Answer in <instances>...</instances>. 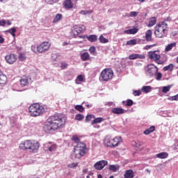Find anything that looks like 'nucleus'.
<instances>
[{"label":"nucleus","instance_id":"1","mask_svg":"<svg viewBox=\"0 0 178 178\" xmlns=\"http://www.w3.org/2000/svg\"><path fill=\"white\" fill-rule=\"evenodd\" d=\"M65 124H66V116L61 113H56L47 119L44 130L46 133H51V131L62 129Z\"/></svg>","mask_w":178,"mask_h":178},{"label":"nucleus","instance_id":"2","mask_svg":"<svg viewBox=\"0 0 178 178\" xmlns=\"http://www.w3.org/2000/svg\"><path fill=\"white\" fill-rule=\"evenodd\" d=\"M72 140L77 144L74 148V152L72 155V159H80L81 156H84L86 154V152H87V146L86 145V143L80 142V138L76 135L72 136Z\"/></svg>","mask_w":178,"mask_h":178},{"label":"nucleus","instance_id":"3","mask_svg":"<svg viewBox=\"0 0 178 178\" xmlns=\"http://www.w3.org/2000/svg\"><path fill=\"white\" fill-rule=\"evenodd\" d=\"M154 35L156 38H163V37H166L168 24L165 22H161L154 27Z\"/></svg>","mask_w":178,"mask_h":178},{"label":"nucleus","instance_id":"4","mask_svg":"<svg viewBox=\"0 0 178 178\" xmlns=\"http://www.w3.org/2000/svg\"><path fill=\"white\" fill-rule=\"evenodd\" d=\"M29 113L31 116L36 118L37 116H40L44 112H45V108L44 106H40L38 104H31L29 108Z\"/></svg>","mask_w":178,"mask_h":178},{"label":"nucleus","instance_id":"5","mask_svg":"<svg viewBox=\"0 0 178 178\" xmlns=\"http://www.w3.org/2000/svg\"><path fill=\"white\" fill-rule=\"evenodd\" d=\"M145 72L148 77H155L158 73V67L154 64H149L145 67Z\"/></svg>","mask_w":178,"mask_h":178},{"label":"nucleus","instance_id":"6","mask_svg":"<svg viewBox=\"0 0 178 178\" xmlns=\"http://www.w3.org/2000/svg\"><path fill=\"white\" fill-rule=\"evenodd\" d=\"M113 77V71L111 69L106 68L101 72L99 79L102 81H109Z\"/></svg>","mask_w":178,"mask_h":178},{"label":"nucleus","instance_id":"7","mask_svg":"<svg viewBox=\"0 0 178 178\" xmlns=\"http://www.w3.org/2000/svg\"><path fill=\"white\" fill-rule=\"evenodd\" d=\"M84 31H86V26L84 25H75L73 31L74 37L76 38L77 35L81 34V33H84Z\"/></svg>","mask_w":178,"mask_h":178},{"label":"nucleus","instance_id":"8","mask_svg":"<svg viewBox=\"0 0 178 178\" xmlns=\"http://www.w3.org/2000/svg\"><path fill=\"white\" fill-rule=\"evenodd\" d=\"M5 59L9 65H13L17 60V56L15 54H11L6 56Z\"/></svg>","mask_w":178,"mask_h":178},{"label":"nucleus","instance_id":"9","mask_svg":"<svg viewBox=\"0 0 178 178\" xmlns=\"http://www.w3.org/2000/svg\"><path fill=\"white\" fill-rule=\"evenodd\" d=\"M49 47H51V44L49 42H42L38 46L39 53L42 54V52L48 51V49H49Z\"/></svg>","mask_w":178,"mask_h":178},{"label":"nucleus","instance_id":"10","mask_svg":"<svg viewBox=\"0 0 178 178\" xmlns=\"http://www.w3.org/2000/svg\"><path fill=\"white\" fill-rule=\"evenodd\" d=\"M106 165H108V161H105V160H102V161H97L96 163H95L94 168L97 170H102V169L104 168H105V166H106Z\"/></svg>","mask_w":178,"mask_h":178},{"label":"nucleus","instance_id":"11","mask_svg":"<svg viewBox=\"0 0 178 178\" xmlns=\"http://www.w3.org/2000/svg\"><path fill=\"white\" fill-rule=\"evenodd\" d=\"M44 149L46 152H55L56 151V145H52V143H45L44 145Z\"/></svg>","mask_w":178,"mask_h":178},{"label":"nucleus","instance_id":"12","mask_svg":"<svg viewBox=\"0 0 178 178\" xmlns=\"http://www.w3.org/2000/svg\"><path fill=\"white\" fill-rule=\"evenodd\" d=\"M31 142L32 141L30 140H26L21 143L19 145L20 149H24V150L30 149L31 147Z\"/></svg>","mask_w":178,"mask_h":178},{"label":"nucleus","instance_id":"13","mask_svg":"<svg viewBox=\"0 0 178 178\" xmlns=\"http://www.w3.org/2000/svg\"><path fill=\"white\" fill-rule=\"evenodd\" d=\"M116 138H108V137H106L104 138V145H106L107 147H109V148H113V141H116Z\"/></svg>","mask_w":178,"mask_h":178},{"label":"nucleus","instance_id":"14","mask_svg":"<svg viewBox=\"0 0 178 178\" xmlns=\"http://www.w3.org/2000/svg\"><path fill=\"white\" fill-rule=\"evenodd\" d=\"M148 58L151 59V60H158V59H161V55L156 54V51H149L147 53Z\"/></svg>","mask_w":178,"mask_h":178},{"label":"nucleus","instance_id":"15","mask_svg":"<svg viewBox=\"0 0 178 178\" xmlns=\"http://www.w3.org/2000/svg\"><path fill=\"white\" fill-rule=\"evenodd\" d=\"M38 148H40V143L32 141L31 148L29 149V152H38Z\"/></svg>","mask_w":178,"mask_h":178},{"label":"nucleus","instance_id":"16","mask_svg":"<svg viewBox=\"0 0 178 178\" xmlns=\"http://www.w3.org/2000/svg\"><path fill=\"white\" fill-rule=\"evenodd\" d=\"M145 56L143 54H132L129 56V59L131 60H134L136 59H144Z\"/></svg>","mask_w":178,"mask_h":178},{"label":"nucleus","instance_id":"17","mask_svg":"<svg viewBox=\"0 0 178 178\" xmlns=\"http://www.w3.org/2000/svg\"><path fill=\"white\" fill-rule=\"evenodd\" d=\"M30 79L26 76H22L20 79V84L22 87H26L29 84Z\"/></svg>","mask_w":178,"mask_h":178},{"label":"nucleus","instance_id":"18","mask_svg":"<svg viewBox=\"0 0 178 178\" xmlns=\"http://www.w3.org/2000/svg\"><path fill=\"white\" fill-rule=\"evenodd\" d=\"M6 81H8V78L2 72H0V86H5Z\"/></svg>","mask_w":178,"mask_h":178},{"label":"nucleus","instance_id":"19","mask_svg":"<svg viewBox=\"0 0 178 178\" xmlns=\"http://www.w3.org/2000/svg\"><path fill=\"white\" fill-rule=\"evenodd\" d=\"M111 112L115 115H123V113H124V109L122 108H114L112 109Z\"/></svg>","mask_w":178,"mask_h":178},{"label":"nucleus","instance_id":"20","mask_svg":"<svg viewBox=\"0 0 178 178\" xmlns=\"http://www.w3.org/2000/svg\"><path fill=\"white\" fill-rule=\"evenodd\" d=\"M63 6L65 9H72L73 8V2H72V0H65L63 2Z\"/></svg>","mask_w":178,"mask_h":178},{"label":"nucleus","instance_id":"21","mask_svg":"<svg viewBox=\"0 0 178 178\" xmlns=\"http://www.w3.org/2000/svg\"><path fill=\"white\" fill-rule=\"evenodd\" d=\"M124 178H133L134 177V171L132 170H128L124 174Z\"/></svg>","mask_w":178,"mask_h":178},{"label":"nucleus","instance_id":"22","mask_svg":"<svg viewBox=\"0 0 178 178\" xmlns=\"http://www.w3.org/2000/svg\"><path fill=\"white\" fill-rule=\"evenodd\" d=\"M145 40L146 41H152V31L151 29L146 31Z\"/></svg>","mask_w":178,"mask_h":178},{"label":"nucleus","instance_id":"23","mask_svg":"<svg viewBox=\"0 0 178 178\" xmlns=\"http://www.w3.org/2000/svg\"><path fill=\"white\" fill-rule=\"evenodd\" d=\"M176 45H177V43L176 42L168 44L165 49V52H169V51H172V49H173V48H175Z\"/></svg>","mask_w":178,"mask_h":178},{"label":"nucleus","instance_id":"24","mask_svg":"<svg viewBox=\"0 0 178 178\" xmlns=\"http://www.w3.org/2000/svg\"><path fill=\"white\" fill-rule=\"evenodd\" d=\"M86 38L90 42H96L98 40V36L97 35H90L89 36L86 35Z\"/></svg>","mask_w":178,"mask_h":178},{"label":"nucleus","instance_id":"25","mask_svg":"<svg viewBox=\"0 0 178 178\" xmlns=\"http://www.w3.org/2000/svg\"><path fill=\"white\" fill-rule=\"evenodd\" d=\"M125 34H137L138 33V29L134 28L124 31Z\"/></svg>","mask_w":178,"mask_h":178},{"label":"nucleus","instance_id":"26","mask_svg":"<svg viewBox=\"0 0 178 178\" xmlns=\"http://www.w3.org/2000/svg\"><path fill=\"white\" fill-rule=\"evenodd\" d=\"M108 169L111 170V172H118L120 169V166L119 165H110Z\"/></svg>","mask_w":178,"mask_h":178},{"label":"nucleus","instance_id":"27","mask_svg":"<svg viewBox=\"0 0 178 178\" xmlns=\"http://www.w3.org/2000/svg\"><path fill=\"white\" fill-rule=\"evenodd\" d=\"M104 120L105 119L101 117L95 118L94 120L92 121V125L98 124V123H102V122H104Z\"/></svg>","mask_w":178,"mask_h":178},{"label":"nucleus","instance_id":"28","mask_svg":"<svg viewBox=\"0 0 178 178\" xmlns=\"http://www.w3.org/2000/svg\"><path fill=\"white\" fill-rule=\"evenodd\" d=\"M173 69H175V65H173V64L170 63V65L163 67V70L164 72H173Z\"/></svg>","mask_w":178,"mask_h":178},{"label":"nucleus","instance_id":"29","mask_svg":"<svg viewBox=\"0 0 178 178\" xmlns=\"http://www.w3.org/2000/svg\"><path fill=\"white\" fill-rule=\"evenodd\" d=\"M169 154L167 152H163L156 154V158H159V159H165L168 158Z\"/></svg>","mask_w":178,"mask_h":178},{"label":"nucleus","instance_id":"30","mask_svg":"<svg viewBox=\"0 0 178 178\" xmlns=\"http://www.w3.org/2000/svg\"><path fill=\"white\" fill-rule=\"evenodd\" d=\"M81 59L86 62V60H88L90 59V54L88 52H83L81 55Z\"/></svg>","mask_w":178,"mask_h":178},{"label":"nucleus","instance_id":"31","mask_svg":"<svg viewBox=\"0 0 178 178\" xmlns=\"http://www.w3.org/2000/svg\"><path fill=\"white\" fill-rule=\"evenodd\" d=\"M153 131H155V126H152L149 128L147 129L145 131H144V134L146 136H148V134H151Z\"/></svg>","mask_w":178,"mask_h":178},{"label":"nucleus","instance_id":"32","mask_svg":"<svg viewBox=\"0 0 178 178\" xmlns=\"http://www.w3.org/2000/svg\"><path fill=\"white\" fill-rule=\"evenodd\" d=\"M62 19H63V15L60 13H58L54 17L53 23H58V22H60Z\"/></svg>","mask_w":178,"mask_h":178},{"label":"nucleus","instance_id":"33","mask_svg":"<svg viewBox=\"0 0 178 178\" xmlns=\"http://www.w3.org/2000/svg\"><path fill=\"white\" fill-rule=\"evenodd\" d=\"M156 24V17H153L150 19L149 24H148V27H152V26H155Z\"/></svg>","mask_w":178,"mask_h":178},{"label":"nucleus","instance_id":"34","mask_svg":"<svg viewBox=\"0 0 178 178\" xmlns=\"http://www.w3.org/2000/svg\"><path fill=\"white\" fill-rule=\"evenodd\" d=\"M114 138H116L117 140H114L113 142V148H115V147H118L119 146V144H120V140H122V138L121 137H115Z\"/></svg>","mask_w":178,"mask_h":178},{"label":"nucleus","instance_id":"35","mask_svg":"<svg viewBox=\"0 0 178 178\" xmlns=\"http://www.w3.org/2000/svg\"><path fill=\"white\" fill-rule=\"evenodd\" d=\"M141 90H142L143 92H145V94H148V92H151V90H152V87L143 86Z\"/></svg>","mask_w":178,"mask_h":178},{"label":"nucleus","instance_id":"36","mask_svg":"<svg viewBox=\"0 0 178 178\" xmlns=\"http://www.w3.org/2000/svg\"><path fill=\"white\" fill-rule=\"evenodd\" d=\"M89 52L91 55H93V56H97V48H95V46H92L89 48Z\"/></svg>","mask_w":178,"mask_h":178},{"label":"nucleus","instance_id":"37","mask_svg":"<svg viewBox=\"0 0 178 178\" xmlns=\"http://www.w3.org/2000/svg\"><path fill=\"white\" fill-rule=\"evenodd\" d=\"M99 41L102 44H106L107 42H109V40L104 37V35H101L99 38Z\"/></svg>","mask_w":178,"mask_h":178},{"label":"nucleus","instance_id":"38","mask_svg":"<svg viewBox=\"0 0 178 178\" xmlns=\"http://www.w3.org/2000/svg\"><path fill=\"white\" fill-rule=\"evenodd\" d=\"M26 58L27 57L26 56V54H24V53H19L18 59L21 62H23V61L26 60Z\"/></svg>","mask_w":178,"mask_h":178},{"label":"nucleus","instance_id":"39","mask_svg":"<svg viewBox=\"0 0 178 178\" xmlns=\"http://www.w3.org/2000/svg\"><path fill=\"white\" fill-rule=\"evenodd\" d=\"M6 33H9L13 37H16V28H11L6 31Z\"/></svg>","mask_w":178,"mask_h":178},{"label":"nucleus","instance_id":"40","mask_svg":"<svg viewBox=\"0 0 178 178\" xmlns=\"http://www.w3.org/2000/svg\"><path fill=\"white\" fill-rule=\"evenodd\" d=\"M172 87H173V85H168V86H164L163 87L162 92L164 94H166V92H169V91H170V88H172Z\"/></svg>","mask_w":178,"mask_h":178},{"label":"nucleus","instance_id":"41","mask_svg":"<svg viewBox=\"0 0 178 178\" xmlns=\"http://www.w3.org/2000/svg\"><path fill=\"white\" fill-rule=\"evenodd\" d=\"M95 119V116L94 115H88L86 117L85 122L86 123H88V122H91V120Z\"/></svg>","mask_w":178,"mask_h":178},{"label":"nucleus","instance_id":"42","mask_svg":"<svg viewBox=\"0 0 178 178\" xmlns=\"http://www.w3.org/2000/svg\"><path fill=\"white\" fill-rule=\"evenodd\" d=\"M84 119V115L83 114H76L75 116V120L79 122H81Z\"/></svg>","mask_w":178,"mask_h":178},{"label":"nucleus","instance_id":"43","mask_svg":"<svg viewBox=\"0 0 178 178\" xmlns=\"http://www.w3.org/2000/svg\"><path fill=\"white\" fill-rule=\"evenodd\" d=\"M31 51L34 52L35 54H37V52H40V50L38 49V46L33 44L31 46Z\"/></svg>","mask_w":178,"mask_h":178},{"label":"nucleus","instance_id":"44","mask_svg":"<svg viewBox=\"0 0 178 178\" xmlns=\"http://www.w3.org/2000/svg\"><path fill=\"white\" fill-rule=\"evenodd\" d=\"M137 44V40L136 39H133L127 42V45H136Z\"/></svg>","mask_w":178,"mask_h":178},{"label":"nucleus","instance_id":"45","mask_svg":"<svg viewBox=\"0 0 178 178\" xmlns=\"http://www.w3.org/2000/svg\"><path fill=\"white\" fill-rule=\"evenodd\" d=\"M75 109L79 112H84V107H83L81 105L75 106Z\"/></svg>","mask_w":178,"mask_h":178},{"label":"nucleus","instance_id":"46","mask_svg":"<svg viewBox=\"0 0 178 178\" xmlns=\"http://www.w3.org/2000/svg\"><path fill=\"white\" fill-rule=\"evenodd\" d=\"M79 166V163H72L68 165V168L71 169H74V168H77Z\"/></svg>","mask_w":178,"mask_h":178},{"label":"nucleus","instance_id":"47","mask_svg":"<svg viewBox=\"0 0 178 178\" xmlns=\"http://www.w3.org/2000/svg\"><path fill=\"white\" fill-rule=\"evenodd\" d=\"M154 77H156V80H157L158 81H159L161 80V79H162V73L157 72V73L156 74V75L154 76Z\"/></svg>","mask_w":178,"mask_h":178},{"label":"nucleus","instance_id":"48","mask_svg":"<svg viewBox=\"0 0 178 178\" xmlns=\"http://www.w3.org/2000/svg\"><path fill=\"white\" fill-rule=\"evenodd\" d=\"M59 0H45L46 3L49 5H54V3H56Z\"/></svg>","mask_w":178,"mask_h":178},{"label":"nucleus","instance_id":"49","mask_svg":"<svg viewBox=\"0 0 178 178\" xmlns=\"http://www.w3.org/2000/svg\"><path fill=\"white\" fill-rule=\"evenodd\" d=\"M133 95L134 97H140L141 95V90H134Z\"/></svg>","mask_w":178,"mask_h":178},{"label":"nucleus","instance_id":"50","mask_svg":"<svg viewBox=\"0 0 178 178\" xmlns=\"http://www.w3.org/2000/svg\"><path fill=\"white\" fill-rule=\"evenodd\" d=\"M133 104H134V102H133V100L131 99H127V104H125L126 106H131L133 105Z\"/></svg>","mask_w":178,"mask_h":178},{"label":"nucleus","instance_id":"51","mask_svg":"<svg viewBox=\"0 0 178 178\" xmlns=\"http://www.w3.org/2000/svg\"><path fill=\"white\" fill-rule=\"evenodd\" d=\"M80 13L81 15H90L91 12L88 10H81Z\"/></svg>","mask_w":178,"mask_h":178},{"label":"nucleus","instance_id":"52","mask_svg":"<svg viewBox=\"0 0 178 178\" xmlns=\"http://www.w3.org/2000/svg\"><path fill=\"white\" fill-rule=\"evenodd\" d=\"M6 25V20L5 19L0 20V26H1L2 27H4V26Z\"/></svg>","mask_w":178,"mask_h":178},{"label":"nucleus","instance_id":"53","mask_svg":"<svg viewBox=\"0 0 178 178\" xmlns=\"http://www.w3.org/2000/svg\"><path fill=\"white\" fill-rule=\"evenodd\" d=\"M138 13L136 11H132L130 13V17H136Z\"/></svg>","mask_w":178,"mask_h":178},{"label":"nucleus","instance_id":"54","mask_svg":"<svg viewBox=\"0 0 178 178\" xmlns=\"http://www.w3.org/2000/svg\"><path fill=\"white\" fill-rule=\"evenodd\" d=\"M77 80H78V81L83 82V81H84V77H83L82 75H79L77 76Z\"/></svg>","mask_w":178,"mask_h":178},{"label":"nucleus","instance_id":"55","mask_svg":"<svg viewBox=\"0 0 178 178\" xmlns=\"http://www.w3.org/2000/svg\"><path fill=\"white\" fill-rule=\"evenodd\" d=\"M66 67H67V63H61V69H66Z\"/></svg>","mask_w":178,"mask_h":178},{"label":"nucleus","instance_id":"56","mask_svg":"<svg viewBox=\"0 0 178 178\" xmlns=\"http://www.w3.org/2000/svg\"><path fill=\"white\" fill-rule=\"evenodd\" d=\"M172 101H178V95L172 97Z\"/></svg>","mask_w":178,"mask_h":178},{"label":"nucleus","instance_id":"57","mask_svg":"<svg viewBox=\"0 0 178 178\" xmlns=\"http://www.w3.org/2000/svg\"><path fill=\"white\" fill-rule=\"evenodd\" d=\"M154 62H156L158 65H163V61L161 60L159 58L156 60H154Z\"/></svg>","mask_w":178,"mask_h":178},{"label":"nucleus","instance_id":"58","mask_svg":"<svg viewBox=\"0 0 178 178\" xmlns=\"http://www.w3.org/2000/svg\"><path fill=\"white\" fill-rule=\"evenodd\" d=\"M3 42H5V39L0 35V44H3Z\"/></svg>","mask_w":178,"mask_h":178},{"label":"nucleus","instance_id":"59","mask_svg":"<svg viewBox=\"0 0 178 178\" xmlns=\"http://www.w3.org/2000/svg\"><path fill=\"white\" fill-rule=\"evenodd\" d=\"M152 47H155V44H152V45H146V46H145V49H149V48H152Z\"/></svg>","mask_w":178,"mask_h":178},{"label":"nucleus","instance_id":"60","mask_svg":"<svg viewBox=\"0 0 178 178\" xmlns=\"http://www.w3.org/2000/svg\"><path fill=\"white\" fill-rule=\"evenodd\" d=\"M66 45H69V42H63V47H66Z\"/></svg>","mask_w":178,"mask_h":178},{"label":"nucleus","instance_id":"61","mask_svg":"<svg viewBox=\"0 0 178 178\" xmlns=\"http://www.w3.org/2000/svg\"><path fill=\"white\" fill-rule=\"evenodd\" d=\"M93 127H95V129H99V125L97 124H95L93 125Z\"/></svg>","mask_w":178,"mask_h":178},{"label":"nucleus","instance_id":"62","mask_svg":"<svg viewBox=\"0 0 178 178\" xmlns=\"http://www.w3.org/2000/svg\"><path fill=\"white\" fill-rule=\"evenodd\" d=\"M169 20H170V17H167L166 19H164V22L166 23V22H169Z\"/></svg>","mask_w":178,"mask_h":178},{"label":"nucleus","instance_id":"63","mask_svg":"<svg viewBox=\"0 0 178 178\" xmlns=\"http://www.w3.org/2000/svg\"><path fill=\"white\" fill-rule=\"evenodd\" d=\"M86 106H87V108H92V104H86Z\"/></svg>","mask_w":178,"mask_h":178},{"label":"nucleus","instance_id":"64","mask_svg":"<svg viewBox=\"0 0 178 178\" xmlns=\"http://www.w3.org/2000/svg\"><path fill=\"white\" fill-rule=\"evenodd\" d=\"M97 178H103V177H102V175L99 174V175H97Z\"/></svg>","mask_w":178,"mask_h":178}]
</instances>
